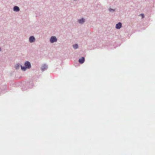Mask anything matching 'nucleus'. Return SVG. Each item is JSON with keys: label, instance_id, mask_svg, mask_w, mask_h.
Instances as JSON below:
<instances>
[{"label": "nucleus", "instance_id": "nucleus-1", "mask_svg": "<svg viewBox=\"0 0 155 155\" xmlns=\"http://www.w3.org/2000/svg\"><path fill=\"white\" fill-rule=\"evenodd\" d=\"M57 38L55 36H51L50 39V41L51 43L56 42L57 41Z\"/></svg>", "mask_w": 155, "mask_h": 155}, {"label": "nucleus", "instance_id": "nucleus-2", "mask_svg": "<svg viewBox=\"0 0 155 155\" xmlns=\"http://www.w3.org/2000/svg\"><path fill=\"white\" fill-rule=\"evenodd\" d=\"M24 65L27 69H29L31 68V64L28 61H26L25 62Z\"/></svg>", "mask_w": 155, "mask_h": 155}, {"label": "nucleus", "instance_id": "nucleus-3", "mask_svg": "<svg viewBox=\"0 0 155 155\" xmlns=\"http://www.w3.org/2000/svg\"><path fill=\"white\" fill-rule=\"evenodd\" d=\"M29 41L30 43H33L35 41V38L33 36H31L29 38Z\"/></svg>", "mask_w": 155, "mask_h": 155}, {"label": "nucleus", "instance_id": "nucleus-4", "mask_svg": "<svg viewBox=\"0 0 155 155\" xmlns=\"http://www.w3.org/2000/svg\"><path fill=\"white\" fill-rule=\"evenodd\" d=\"M48 68V66L45 64H44L41 67V68L42 71H44L46 70Z\"/></svg>", "mask_w": 155, "mask_h": 155}, {"label": "nucleus", "instance_id": "nucleus-5", "mask_svg": "<svg viewBox=\"0 0 155 155\" xmlns=\"http://www.w3.org/2000/svg\"><path fill=\"white\" fill-rule=\"evenodd\" d=\"M122 27V24L120 22H119L116 25L115 28L117 29H120Z\"/></svg>", "mask_w": 155, "mask_h": 155}, {"label": "nucleus", "instance_id": "nucleus-6", "mask_svg": "<svg viewBox=\"0 0 155 155\" xmlns=\"http://www.w3.org/2000/svg\"><path fill=\"white\" fill-rule=\"evenodd\" d=\"M85 59L84 57H82L79 59L78 62L81 64H83L84 61Z\"/></svg>", "mask_w": 155, "mask_h": 155}, {"label": "nucleus", "instance_id": "nucleus-7", "mask_svg": "<svg viewBox=\"0 0 155 155\" xmlns=\"http://www.w3.org/2000/svg\"><path fill=\"white\" fill-rule=\"evenodd\" d=\"M85 19L83 18H82L78 20V22L80 24H83L85 22Z\"/></svg>", "mask_w": 155, "mask_h": 155}, {"label": "nucleus", "instance_id": "nucleus-8", "mask_svg": "<svg viewBox=\"0 0 155 155\" xmlns=\"http://www.w3.org/2000/svg\"><path fill=\"white\" fill-rule=\"evenodd\" d=\"M13 10L14 12H18L20 11V8L18 6H15L13 7Z\"/></svg>", "mask_w": 155, "mask_h": 155}, {"label": "nucleus", "instance_id": "nucleus-9", "mask_svg": "<svg viewBox=\"0 0 155 155\" xmlns=\"http://www.w3.org/2000/svg\"><path fill=\"white\" fill-rule=\"evenodd\" d=\"M20 67L21 68V69L22 71H25L27 69V68L25 65L23 66L22 65H20Z\"/></svg>", "mask_w": 155, "mask_h": 155}, {"label": "nucleus", "instance_id": "nucleus-10", "mask_svg": "<svg viewBox=\"0 0 155 155\" xmlns=\"http://www.w3.org/2000/svg\"><path fill=\"white\" fill-rule=\"evenodd\" d=\"M20 66V64L18 63L15 65V69L18 70L19 69Z\"/></svg>", "mask_w": 155, "mask_h": 155}, {"label": "nucleus", "instance_id": "nucleus-11", "mask_svg": "<svg viewBox=\"0 0 155 155\" xmlns=\"http://www.w3.org/2000/svg\"><path fill=\"white\" fill-rule=\"evenodd\" d=\"M73 48L75 49H77L78 48V45L77 44H75L73 45Z\"/></svg>", "mask_w": 155, "mask_h": 155}, {"label": "nucleus", "instance_id": "nucleus-12", "mask_svg": "<svg viewBox=\"0 0 155 155\" xmlns=\"http://www.w3.org/2000/svg\"><path fill=\"white\" fill-rule=\"evenodd\" d=\"M109 10L110 12H114L115 11V9H113L111 8H110L109 9Z\"/></svg>", "mask_w": 155, "mask_h": 155}, {"label": "nucleus", "instance_id": "nucleus-13", "mask_svg": "<svg viewBox=\"0 0 155 155\" xmlns=\"http://www.w3.org/2000/svg\"><path fill=\"white\" fill-rule=\"evenodd\" d=\"M140 15L141 16L142 18H144L145 16H144V15L143 14V13L141 14H140Z\"/></svg>", "mask_w": 155, "mask_h": 155}, {"label": "nucleus", "instance_id": "nucleus-14", "mask_svg": "<svg viewBox=\"0 0 155 155\" xmlns=\"http://www.w3.org/2000/svg\"><path fill=\"white\" fill-rule=\"evenodd\" d=\"M2 50V49L1 47H0V51H1Z\"/></svg>", "mask_w": 155, "mask_h": 155}, {"label": "nucleus", "instance_id": "nucleus-15", "mask_svg": "<svg viewBox=\"0 0 155 155\" xmlns=\"http://www.w3.org/2000/svg\"><path fill=\"white\" fill-rule=\"evenodd\" d=\"M32 86H34V85H32Z\"/></svg>", "mask_w": 155, "mask_h": 155}]
</instances>
